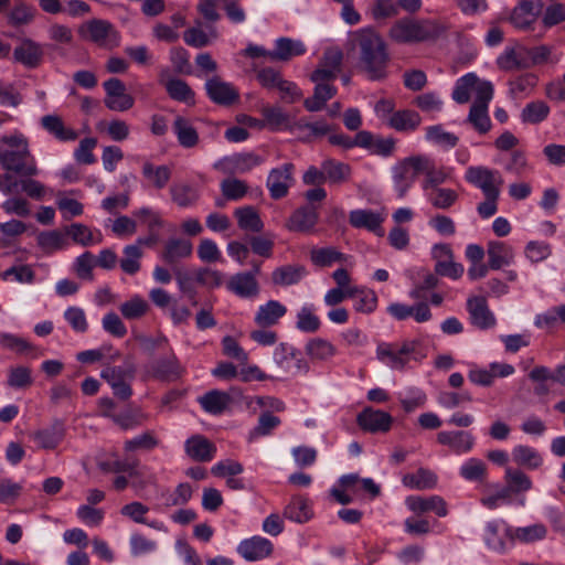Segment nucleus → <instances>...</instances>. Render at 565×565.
I'll list each match as a JSON object with an SVG mask.
<instances>
[{
	"label": "nucleus",
	"instance_id": "obj_1",
	"mask_svg": "<svg viewBox=\"0 0 565 565\" xmlns=\"http://www.w3.org/2000/svg\"><path fill=\"white\" fill-rule=\"evenodd\" d=\"M0 192L4 195L18 191V177H36L40 173L36 160L31 153L28 138L19 131L0 138Z\"/></svg>",
	"mask_w": 565,
	"mask_h": 565
},
{
	"label": "nucleus",
	"instance_id": "obj_2",
	"mask_svg": "<svg viewBox=\"0 0 565 565\" xmlns=\"http://www.w3.org/2000/svg\"><path fill=\"white\" fill-rule=\"evenodd\" d=\"M446 28L435 20L402 18L388 30V38L399 44L431 42L439 39Z\"/></svg>",
	"mask_w": 565,
	"mask_h": 565
},
{
	"label": "nucleus",
	"instance_id": "obj_3",
	"mask_svg": "<svg viewBox=\"0 0 565 565\" xmlns=\"http://www.w3.org/2000/svg\"><path fill=\"white\" fill-rule=\"evenodd\" d=\"M559 58L552 53L548 45L526 47L520 44L507 49L498 58V65L504 71L513 68H533L554 66Z\"/></svg>",
	"mask_w": 565,
	"mask_h": 565
},
{
	"label": "nucleus",
	"instance_id": "obj_4",
	"mask_svg": "<svg viewBox=\"0 0 565 565\" xmlns=\"http://www.w3.org/2000/svg\"><path fill=\"white\" fill-rule=\"evenodd\" d=\"M352 44L359 49L360 60L369 71L386 68L391 60L387 44L372 28L361 29L352 34Z\"/></svg>",
	"mask_w": 565,
	"mask_h": 565
},
{
	"label": "nucleus",
	"instance_id": "obj_5",
	"mask_svg": "<svg viewBox=\"0 0 565 565\" xmlns=\"http://www.w3.org/2000/svg\"><path fill=\"white\" fill-rule=\"evenodd\" d=\"M418 342L406 340L402 343L380 342L376 347V359L393 370H403L416 352Z\"/></svg>",
	"mask_w": 565,
	"mask_h": 565
},
{
	"label": "nucleus",
	"instance_id": "obj_6",
	"mask_svg": "<svg viewBox=\"0 0 565 565\" xmlns=\"http://www.w3.org/2000/svg\"><path fill=\"white\" fill-rule=\"evenodd\" d=\"M224 285L225 289L241 298L246 300H254L260 295V284L258 279H255L253 274L238 271L231 275L225 281L222 280V275L214 271V287Z\"/></svg>",
	"mask_w": 565,
	"mask_h": 565
},
{
	"label": "nucleus",
	"instance_id": "obj_7",
	"mask_svg": "<svg viewBox=\"0 0 565 565\" xmlns=\"http://www.w3.org/2000/svg\"><path fill=\"white\" fill-rule=\"evenodd\" d=\"M422 170V154L409 156L393 166V186L399 199L404 198L414 185Z\"/></svg>",
	"mask_w": 565,
	"mask_h": 565
},
{
	"label": "nucleus",
	"instance_id": "obj_8",
	"mask_svg": "<svg viewBox=\"0 0 565 565\" xmlns=\"http://www.w3.org/2000/svg\"><path fill=\"white\" fill-rule=\"evenodd\" d=\"M486 546L503 554L514 543V529L503 519H494L486 523L483 530Z\"/></svg>",
	"mask_w": 565,
	"mask_h": 565
},
{
	"label": "nucleus",
	"instance_id": "obj_9",
	"mask_svg": "<svg viewBox=\"0 0 565 565\" xmlns=\"http://www.w3.org/2000/svg\"><path fill=\"white\" fill-rule=\"evenodd\" d=\"M466 310L470 324L478 330L487 331L497 326L495 315L484 296H469L466 300Z\"/></svg>",
	"mask_w": 565,
	"mask_h": 565
},
{
	"label": "nucleus",
	"instance_id": "obj_10",
	"mask_svg": "<svg viewBox=\"0 0 565 565\" xmlns=\"http://www.w3.org/2000/svg\"><path fill=\"white\" fill-rule=\"evenodd\" d=\"M465 180L483 194L500 192L503 179L498 170L484 166H470L465 172Z\"/></svg>",
	"mask_w": 565,
	"mask_h": 565
},
{
	"label": "nucleus",
	"instance_id": "obj_11",
	"mask_svg": "<svg viewBox=\"0 0 565 565\" xmlns=\"http://www.w3.org/2000/svg\"><path fill=\"white\" fill-rule=\"evenodd\" d=\"M337 73H312L311 81L316 83L313 96L307 98L303 103L308 111L321 110L326 103L337 93V88L330 84L335 79Z\"/></svg>",
	"mask_w": 565,
	"mask_h": 565
},
{
	"label": "nucleus",
	"instance_id": "obj_12",
	"mask_svg": "<svg viewBox=\"0 0 565 565\" xmlns=\"http://www.w3.org/2000/svg\"><path fill=\"white\" fill-rule=\"evenodd\" d=\"M102 379H104L113 390L116 397L127 401L132 395V388L130 382L134 379V372L120 366H106L100 372Z\"/></svg>",
	"mask_w": 565,
	"mask_h": 565
},
{
	"label": "nucleus",
	"instance_id": "obj_13",
	"mask_svg": "<svg viewBox=\"0 0 565 565\" xmlns=\"http://www.w3.org/2000/svg\"><path fill=\"white\" fill-rule=\"evenodd\" d=\"M393 416L382 409L364 407L356 416L358 426L365 433L386 434L393 426Z\"/></svg>",
	"mask_w": 565,
	"mask_h": 565
},
{
	"label": "nucleus",
	"instance_id": "obj_14",
	"mask_svg": "<svg viewBox=\"0 0 565 565\" xmlns=\"http://www.w3.org/2000/svg\"><path fill=\"white\" fill-rule=\"evenodd\" d=\"M422 190H428L451 181L454 179L455 169L448 166H437L436 161L428 154L422 153Z\"/></svg>",
	"mask_w": 565,
	"mask_h": 565
},
{
	"label": "nucleus",
	"instance_id": "obj_15",
	"mask_svg": "<svg viewBox=\"0 0 565 565\" xmlns=\"http://www.w3.org/2000/svg\"><path fill=\"white\" fill-rule=\"evenodd\" d=\"M294 170L295 166L292 163H284L270 170L266 185L271 199L279 200L288 194L295 181L292 177Z\"/></svg>",
	"mask_w": 565,
	"mask_h": 565
},
{
	"label": "nucleus",
	"instance_id": "obj_16",
	"mask_svg": "<svg viewBox=\"0 0 565 565\" xmlns=\"http://www.w3.org/2000/svg\"><path fill=\"white\" fill-rule=\"evenodd\" d=\"M436 440L458 456L469 454L476 445V437L469 430H441Z\"/></svg>",
	"mask_w": 565,
	"mask_h": 565
},
{
	"label": "nucleus",
	"instance_id": "obj_17",
	"mask_svg": "<svg viewBox=\"0 0 565 565\" xmlns=\"http://www.w3.org/2000/svg\"><path fill=\"white\" fill-rule=\"evenodd\" d=\"M273 552V542L260 535L244 539L237 545V553L247 562H258L268 558Z\"/></svg>",
	"mask_w": 565,
	"mask_h": 565
},
{
	"label": "nucleus",
	"instance_id": "obj_18",
	"mask_svg": "<svg viewBox=\"0 0 565 565\" xmlns=\"http://www.w3.org/2000/svg\"><path fill=\"white\" fill-rule=\"evenodd\" d=\"M66 436V426L63 419H54L49 426L38 429L31 435L39 448L54 450Z\"/></svg>",
	"mask_w": 565,
	"mask_h": 565
},
{
	"label": "nucleus",
	"instance_id": "obj_19",
	"mask_svg": "<svg viewBox=\"0 0 565 565\" xmlns=\"http://www.w3.org/2000/svg\"><path fill=\"white\" fill-rule=\"evenodd\" d=\"M387 312L398 321L413 318L417 323H424L433 318L429 305L425 301L414 305L393 302L387 307Z\"/></svg>",
	"mask_w": 565,
	"mask_h": 565
},
{
	"label": "nucleus",
	"instance_id": "obj_20",
	"mask_svg": "<svg viewBox=\"0 0 565 565\" xmlns=\"http://www.w3.org/2000/svg\"><path fill=\"white\" fill-rule=\"evenodd\" d=\"M262 158L255 153H236L224 157L214 167L232 174H243L262 164Z\"/></svg>",
	"mask_w": 565,
	"mask_h": 565
},
{
	"label": "nucleus",
	"instance_id": "obj_21",
	"mask_svg": "<svg viewBox=\"0 0 565 565\" xmlns=\"http://www.w3.org/2000/svg\"><path fill=\"white\" fill-rule=\"evenodd\" d=\"M44 56V50L41 44L24 38L13 51L15 62L22 64L26 68H36L40 66Z\"/></svg>",
	"mask_w": 565,
	"mask_h": 565
},
{
	"label": "nucleus",
	"instance_id": "obj_22",
	"mask_svg": "<svg viewBox=\"0 0 565 565\" xmlns=\"http://www.w3.org/2000/svg\"><path fill=\"white\" fill-rule=\"evenodd\" d=\"M330 130V125L323 119L309 121L301 118L292 121L289 132L296 135L298 139L303 142H310L315 139L327 136Z\"/></svg>",
	"mask_w": 565,
	"mask_h": 565
},
{
	"label": "nucleus",
	"instance_id": "obj_23",
	"mask_svg": "<svg viewBox=\"0 0 565 565\" xmlns=\"http://www.w3.org/2000/svg\"><path fill=\"white\" fill-rule=\"evenodd\" d=\"M244 398V390L233 385L227 391L214 390V416L232 415Z\"/></svg>",
	"mask_w": 565,
	"mask_h": 565
},
{
	"label": "nucleus",
	"instance_id": "obj_24",
	"mask_svg": "<svg viewBox=\"0 0 565 565\" xmlns=\"http://www.w3.org/2000/svg\"><path fill=\"white\" fill-rule=\"evenodd\" d=\"M405 504L408 510L415 513L434 512L439 518H445L448 514L447 503L440 495L428 498L408 495L405 499Z\"/></svg>",
	"mask_w": 565,
	"mask_h": 565
},
{
	"label": "nucleus",
	"instance_id": "obj_25",
	"mask_svg": "<svg viewBox=\"0 0 565 565\" xmlns=\"http://www.w3.org/2000/svg\"><path fill=\"white\" fill-rule=\"evenodd\" d=\"M257 79L263 86L277 89L280 93V97L289 103L300 97L297 85L281 78L280 73H257Z\"/></svg>",
	"mask_w": 565,
	"mask_h": 565
},
{
	"label": "nucleus",
	"instance_id": "obj_26",
	"mask_svg": "<svg viewBox=\"0 0 565 565\" xmlns=\"http://www.w3.org/2000/svg\"><path fill=\"white\" fill-rule=\"evenodd\" d=\"M319 214L316 207L310 205L300 206L289 216L286 227L290 232L311 233L317 223Z\"/></svg>",
	"mask_w": 565,
	"mask_h": 565
},
{
	"label": "nucleus",
	"instance_id": "obj_27",
	"mask_svg": "<svg viewBox=\"0 0 565 565\" xmlns=\"http://www.w3.org/2000/svg\"><path fill=\"white\" fill-rule=\"evenodd\" d=\"M287 307L278 300L270 299L260 305L254 316V322L262 328L276 326L286 316Z\"/></svg>",
	"mask_w": 565,
	"mask_h": 565
},
{
	"label": "nucleus",
	"instance_id": "obj_28",
	"mask_svg": "<svg viewBox=\"0 0 565 565\" xmlns=\"http://www.w3.org/2000/svg\"><path fill=\"white\" fill-rule=\"evenodd\" d=\"M305 52L306 47L302 42L289 38H279L275 47L268 51V61L274 63L288 62Z\"/></svg>",
	"mask_w": 565,
	"mask_h": 565
},
{
	"label": "nucleus",
	"instance_id": "obj_29",
	"mask_svg": "<svg viewBox=\"0 0 565 565\" xmlns=\"http://www.w3.org/2000/svg\"><path fill=\"white\" fill-rule=\"evenodd\" d=\"M307 275L308 271L303 265L288 264L275 268L270 280L274 286L289 287L299 284Z\"/></svg>",
	"mask_w": 565,
	"mask_h": 565
},
{
	"label": "nucleus",
	"instance_id": "obj_30",
	"mask_svg": "<svg viewBox=\"0 0 565 565\" xmlns=\"http://www.w3.org/2000/svg\"><path fill=\"white\" fill-rule=\"evenodd\" d=\"M487 254L489 268L493 270L510 266L513 264L515 257L513 247L500 241L489 242Z\"/></svg>",
	"mask_w": 565,
	"mask_h": 565
},
{
	"label": "nucleus",
	"instance_id": "obj_31",
	"mask_svg": "<svg viewBox=\"0 0 565 565\" xmlns=\"http://www.w3.org/2000/svg\"><path fill=\"white\" fill-rule=\"evenodd\" d=\"M141 173L147 185L156 190L164 189L172 178L171 167L167 164L156 166L151 161L142 163Z\"/></svg>",
	"mask_w": 565,
	"mask_h": 565
},
{
	"label": "nucleus",
	"instance_id": "obj_32",
	"mask_svg": "<svg viewBox=\"0 0 565 565\" xmlns=\"http://www.w3.org/2000/svg\"><path fill=\"white\" fill-rule=\"evenodd\" d=\"M244 468L241 462L234 459H223L214 465V476L226 480V486L233 490H241L244 488L242 479L236 476L243 472Z\"/></svg>",
	"mask_w": 565,
	"mask_h": 565
},
{
	"label": "nucleus",
	"instance_id": "obj_33",
	"mask_svg": "<svg viewBox=\"0 0 565 565\" xmlns=\"http://www.w3.org/2000/svg\"><path fill=\"white\" fill-rule=\"evenodd\" d=\"M350 224L355 228H366L377 235L383 234V217L372 210H353L349 214Z\"/></svg>",
	"mask_w": 565,
	"mask_h": 565
},
{
	"label": "nucleus",
	"instance_id": "obj_34",
	"mask_svg": "<svg viewBox=\"0 0 565 565\" xmlns=\"http://www.w3.org/2000/svg\"><path fill=\"white\" fill-rule=\"evenodd\" d=\"M353 309L363 315H372L379 306L376 292L365 286H354L352 288Z\"/></svg>",
	"mask_w": 565,
	"mask_h": 565
},
{
	"label": "nucleus",
	"instance_id": "obj_35",
	"mask_svg": "<svg viewBox=\"0 0 565 565\" xmlns=\"http://www.w3.org/2000/svg\"><path fill=\"white\" fill-rule=\"evenodd\" d=\"M263 116L262 122L264 128L271 131H290L292 124L289 115L278 106H264L260 110Z\"/></svg>",
	"mask_w": 565,
	"mask_h": 565
},
{
	"label": "nucleus",
	"instance_id": "obj_36",
	"mask_svg": "<svg viewBox=\"0 0 565 565\" xmlns=\"http://www.w3.org/2000/svg\"><path fill=\"white\" fill-rule=\"evenodd\" d=\"M422 124L420 115L411 109L396 110L392 118L387 119V126L398 132L411 134Z\"/></svg>",
	"mask_w": 565,
	"mask_h": 565
},
{
	"label": "nucleus",
	"instance_id": "obj_37",
	"mask_svg": "<svg viewBox=\"0 0 565 565\" xmlns=\"http://www.w3.org/2000/svg\"><path fill=\"white\" fill-rule=\"evenodd\" d=\"M321 324L316 306L312 302L302 303L296 313V329L302 333H316Z\"/></svg>",
	"mask_w": 565,
	"mask_h": 565
},
{
	"label": "nucleus",
	"instance_id": "obj_38",
	"mask_svg": "<svg viewBox=\"0 0 565 565\" xmlns=\"http://www.w3.org/2000/svg\"><path fill=\"white\" fill-rule=\"evenodd\" d=\"M284 516L300 524L308 522L313 516L310 501L302 495L292 497L284 509Z\"/></svg>",
	"mask_w": 565,
	"mask_h": 565
},
{
	"label": "nucleus",
	"instance_id": "obj_39",
	"mask_svg": "<svg viewBox=\"0 0 565 565\" xmlns=\"http://www.w3.org/2000/svg\"><path fill=\"white\" fill-rule=\"evenodd\" d=\"M65 233L75 244L82 246L99 244L103 241V235L99 230L92 231L87 225L82 223H73L66 226Z\"/></svg>",
	"mask_w": 565,
	"mask_h": 565
},
{
	"label": "nucleus",
	"instance_id": "obj_40",
	"mask_svg": "<svg viewBox=\"0 0 565 565\" xmlns=\"http://www.w3.org/2000/svg\"><path fill=\"white\" fill-rule=\"evenodd\" d=\"M427 202L438 210H449L459 199L456 190L437 186L423 191Z\"/></svg>",
	"mask_w": 565,
	"mask_h": 565
},
{
	"label": "nucleus",
	"instance_id": "obj_41",
	"mask_svg": "<svg viewBox=\"0 0 565 565\" xmlns=\"http://www.w3.org/2000/svg\"><path fill=\"white\" fill-rule=\"evenodd\" d=\"M542 4H535L533 1H522L516 8L513 9L510 21L516 28L525 29L531 25L535 17L541 12Z\"/></svg>",
	"mask_w": 565,
	"mask_h": 565
},
{
	"label": "nucleus",
	"instance_id": "obj_42",
	"mask_svg": "<svg viewBox=\"0 0 565 565\" xmlns=\"http://www.w3.org/2000/svg\"><path fill=\"white\" fill-rule=\"evenodd\" d=\"M306 354L313 361H328L337 355V348L327 339L316 337L307 341Z\"/></svg>",
	"mask_w": 565,
	"mask_h": 565
},
{
	"label": "nucleus",
	"instance_id": "obj_43",
	"mask_svg": "<svg viewBox=\"0 0 565 565\" xmlns=\"http://www.w3.org/2000/svg\"><path fill=\"white\" fill-rule=\"evenodd\" d=\"M322 169L326 173V181L331 185H339L351 179L352 169L348 163L327 159L322 161Z\"/></svg>",
	"mask_w": 565,
	"mask_h": 565
},
{
	"label": "nucleus",
	"instance_id": "obj_44",
	"mask_svg": "<svg viewBox=\"0 0 565 565\" xmlns=\"http://www.w3.org/2000/svg\"><path fill=\"white\" fill-rule=\"evenodd\" d=\"M68 194L79 195L81 191L71 190L68 192H58L56 194V206L65 221L81 216L84 213V205L79 201L70 198Z\"/></svg>",
	"mask_w": 565,
	"mask_h": 565
},
{
	"label": "nucleus",
	"instance_id": "obj_45",
	"mask_svg": "<svg viewBox=\"0 0 565 565\" xmlns=\"http://www.w3.org/2000/svg\"><path fill=\"white\" fill-rule=\"evenodd\" d=\"M396 396L402 408L407 414L424 407L427 402L426 393L416 386H407L399 391Z\"/></svg>",
	"mask_w": 565,
	"mask_h": 565
},
{
	"label": "nucleus",
	"instance_id": "obj_46",
	"mask_svg": "<svg viewBox=\"0 0 565 565\" xmlns=\"http://www.w3.org/2000/svg\"><path fill=\"white\" fill-rule=\"evenodd\" d=\"M193 246L189 239L171 238L166 243L162 259L167 264H174L182 258H186L192 254Z\"/></svg>",
	"mask_w": 565,
	"mask_h": 565
},
{
	"label": "nucleus",
	"instance_id": "obj_47",
	"mask_svg": "<svg viewBox=\"0 0 565 565\" xmlns=\"http://www.w3.org/2000/svg\"><path fill=\"white\" fill-rule=\"evenodd\" d=\"M350 256L339 252L334 247H321L312 248L310 250V260L313 265L319 267H331L332 265L340 263H347Z\"/></svg>",
	"mask_w": 565,
	"mask_h": 565
},
{
	"label": "nucleus",
	"instance_id": "obj_48",
	"mask_svg": "<svg viewBox=\"0 0 565 565\" xmlns=\"http://www.w3.org/2000/svg\"><path fill=\"white\" fill-rule=\"evenodd\" d=\"M425 139L427 142L438 146L444 150H450L459 142L458 136L454 132L446 131L441 125L426 127Z\"/></svg>",
	"mask_w": 565,
	"mask_h": 565
},
{
	"label": "nucleus",
	"instance_id": "obj_49",
	"mask_svg": "<svg viewBox=\"0 0 565 565\" xmlns=\"http://www.w3.org/2000/svg\"><path fill=\"white\" fill-rule=\"evenodd\" d=\"M181 366L177 356L171 353L164 359H159L152 364L153 376L162 381H174L181 375Z\"/></svg>",
	"mask_w": 565,
	"mask_h": 565
},
{
	"label": "nucleus",
	"instance_id": "obj_50",
	"mask_svg": "<svg viewBox=\"0 0 565 565\" xmlns=\"http://www.w3.org/2000/svg\"><path fill=\"white\" fill-rule=\"evenodd\" d=\"M402 483L406 488L416 490L433 489L437 483V476L429 469L419 468L413 473H406L402 478Z\"/></svg>",
	"mask_w": 565,
	"mask_h": 565
},
{
	"label": "nucleus",
	"instance_id": "obj_51",
	"mask_svg": "<svg viewBox=\"0 0 565 565\" xmlns=\"http://www.w3.org/2000/svg\"><path fill=\"white\" fill-rule=\"evenodd\" d=\"M36 243L38 246L46 254H52L68 246L66 233L58 230L39 233Z\"/></svg>",
	"mask_w": 565,
	"mask_h": 565
},
{
	"label": "nucleus",
	"instance_id": "obj_52",
	"mask_svg": "<svg viewBox=\"0 0 565 565\" xmlns=\"http://www.w3.org/2000/svg\"><path fill=\"white\" fill-rule=\"evenodd\" d=\"M513 461L522 467L534 470L542 466L543 457L533 447L526 445H516L512 449Z\"/></svg>",
	"mask_w": 565,
	"mask_h": 565
},
{
	"label": "nucleus",
	"instance_id": "obj_53",
	"mask_svg": "<svg viewBox=\"0 0 565 565\" xmlns=\"http://www.w3.org/2000/svg\"><path fill=\"white\" fill-rule=\"evenodd\" d=\"M160 444L157 435L152 430H146L124 443V451L126 454L135 452L138 450L151 451Z\"/></svg>",
	"mask_w": 565,
	"mask_h": 565
},
{
	"label": "nucleus",
	"instance_id": "obj_54",
	"mask_svg": "<svg viewBox=\"0 0 565 565\" xmlns=\"http://www.w3.org/2000/svg\"><path fill=\"white\" fill-rule=\"evenodd\" d=\"M33 384L32 370L25 365L11 366L8 370L7 385L17 391H24Z\"/></svg>",
	"mask_w": 565,
	"mask_h": 565
},
{
	"label": "nucleus",
	"instance_id": "obj_55",
	"mask_svg": "<svg viewBox=\"0 0 565 565\" xmlns=\"http://www.w3.org/2000/svg\"><path fill=\"white\" fill-rule=\"evenodd\" d=\"M479 135H487L492 128L489 107L471 105L466 119Z\"/></svg>",
	"mask_w": 565,
	"mask_h": 565
},
{
	"label": "nucleus",
	"instance_id": "obj_56",
	"mask_svg": "<svg viewBox=\"0 0 565 565\" xmlns=\"http://www.w3.org/2000/svg\"><path fill=\"white\" fill-rule=\"evenodd\" d=\"M42 126L60 141H73L77 138V134L73 129L66 128L58 116H44L42 118Z\"/></svg>",
	"mask_w": 565,
	"mask_h": 565
},
{
	"label": "nucleus",
	"instance_id": "obj_57",
	"mask_svg": "<svg viewBox=\"0 0 565 565\" xmlns=\"http://www.w3.org/2000/svg\"><path fill=\"white\" fill-rule=\"evenodd\" d=\"M173 131L177 136L179 143L183 148H192L196 146L199 141V135L196 130L191 126L188 119L178 116L173 122Z\"/></svg>",
	"mask_w": 565,
	"mask_h": 565
},
{
	"label": "nucleus",
	"instance_id": "obj_58",
	"mask_svg": "<svg viewBox=\"0 0 565 565\" xmlns=\"http://www.w3.org/2000/svg\"><path fill=\"white\" fill-rule=\"evenodd\" d=\"M235 216L239 228L253 233H258L264 228L258 212L253 206H244L236 209Z\"/></svg>",
	"mask_w": 565,
	"mask_h": 565
},
{
	"label": "nucleus",
	"instance_id": "obj_59",
	"mask_svg": "<svg viewBox=\"0 0 565 565\" xmlns=\"http://www.w3.org/2000/svg\"><path fill=\"white\" fill-rule=\"evenodd\" d=\"M143 256V252L138 245H127L122 249V258L119 260L121 270L127 275H136L140 268V259Z\"/></svg>",
	"mask_w": 565,
	"mask_h": 565
},
{
	"label": "nucleus",
	"instance_id": "obj_60",
	"mask_svg": "<svg viewBox=\"0 0 565 565\" xmlns=\"http://www.w3.org/2000/svg\"><path fill=\"white\" fill-rule=\"evenodd\" d=\"M146 415L140 409L127 407L115 413L113 422L122 430H131L143 424Z\"/></svg>",
	"mask_w": 565,
	"mask_h": 565
},
{
	"label": "nucleus",
	"instance_id": "obj_61",
	"mask_svg": "<svg viewBox=\"0 0 565 565\" xmlns=\"http://www.w3.org/2000/svg\"><path fill=\"white\" fill-rule=\"evenodd\" d=\"M184 448L188 456L198 461L209 460L212 451L211 444L201 435L190 437L185 441Z\"/></svg>",
	"mask_w": 565,
	"mask_h": 565
},
{
	"label": "nucleus",
	"instance_id": "obj_62",
	"mask_svg": "<svg viewBox=\"0 0 565 565\" xmlns=\"http://www.w3.org/2000/svg\"><path fill=\"white\" fill-rule=\"evenodd\" d=\"M459 475L467 481L481 482L487 476V466L481 459L472 457L460 466Z\"/></svg>",
	"mask_w": 565,
	"mask_h": 565
},
{
	"label": "nucleus",
	"instance_id": "obj_63",
	"mask_svg": "<svg viewBox=\"0 0 565 565\" xmlns=\"http://www.w3.org/2000/svg\"><path fill=\"white\" fill-rule=\"evenodd\" d=\"M238 100L239 93L232 84L217 81L214 77V104L228 107Z\"/></svg>",
	"mask_w": 565,
	"mask_h": 565
},
{
	"label": "nucleus",
	"instance_id": "obj_64",
	"mask_svg": "<svg viewBox=\"0 0 565 565\" xmlns=\"http://www.w3.org/2000/svg\"><path fill=\"white\" fill-rule=\"evenodd\" d=\"M119 310L124 318L134 320L143 317L149 310V305L141 296L135 295L122 302Z\"/></svg>",
	"mask_w": 565,
	"mask_h": 565
}]
</instances>
